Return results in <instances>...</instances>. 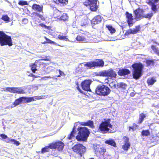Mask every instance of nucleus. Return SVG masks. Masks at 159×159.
Returning a JSON list of instances; mask_svg holds the SVG:
<instances>
[{
  "mask_svg": "<svg viewBox=\"0 0 159 159\" xmlns=\"http://www.w3.org/2000/svg\"><path fill=\"white\" fill-rule=\"evenodd\" d=\"M78 132L76 136V139L78 141H84L87 140L90 134L87 128L80 127L78 128Z\"/></svg>",
  "mask_w": 159,
  "mask_h": 159,
  "instance_id": "f03ea898",
  "label": "nucleus"
},
{
  "mask_svg": "<svg viewBox=\"0 0 159 159\" xmlns=\"http://www.w3.org/2000/svg\"><path fill=\"white\" fill-rule=\"evenodd\" d=\"M39 26H41L43 28H44L45 29H49L50 28V26H47L44 24L41 23L39 25Z\"/></svg>",
  "mask_w": 159,
  "mask_h": 159,
  "instance_id": "8fccbe9b",
  "label": "nucleus"
},
{
  "mask_svg": "<svg viewBox=\"0 0 159 159\" xmlns=\"http://www.w3.org/2000/svg\"><path fill=\"white\" fill-rule=\"evenodd\" d=\"M41 60H37L35 61V63H36L37 64V67H39V69L40 70H44L46 66L48 64L41 61Z\"/></svg>",
  "mask_w": 159,
  "mask_h": 159,
  "instance_id": "6ab92c4d",
  "label": "nucleus"
},
{
  "mask_svg": "<svg viewBox=\"0 0 159 159\" xmlns=\"http://www.w3.org/2000/svg\"><path fill=\"white\" fill-rule=\"evenodd\" d=\"M98 1V0H85L83 4L86 7H89L91 11H96L98 8L97 5Z\"/></svg>",
  "mask_w": 159,
  "mask_h": 159,
  "instance_id": "6e6552de",
  "label": "nucleus"
},
{
  "mask_svg": "<svg viewBox=\"0 0 159 159\" xmlns=\"http://www.w3.org/2000/svg\"><path fill=\"white\" fill-rule=\"evenodd\" d=\"M0 44L1 46L8 45L10 47L13 45L11 37L2 31H0Z\"/></svg>",
  "mask_w": 159,
  "mask_h": 159,
  "instance_id": "7ed1b4c3",
  "label": "nucleus"
},
{
  "mask_svg": "<svg viewBox=\"0 0 159 159\" xmlns=\"http://www.w3.org/2000/svg\"><path fill=\"white\" fill-rule=\"evenodd\" d=\"M92 81L91 80H85L81 84V86L83 89L87 91H91L90 85Z\"/></svg>",
  "mask_w": 159,
  "mask_h": 159,
  "instance_id": "9b49d317",
  "label": "nucleus"
},
{
  "mask_svg": "<svg viewBox=\"0 0 159 159\" xmlns=\"http://www.w3.org/2000/svg\"><path fill=\"white\" fill-rule=\"evenodd\" d=\"M111 119H108L106 120L102 121L100 124L99 129L103 134L108 133L110 129L112 128V125L111 124Z\"/></svg>",
  "mask_w": 159,
  "mask_h": 159,
  "instance_id": "423d86ee",
  "label": "nucleus"
},
{
  "mask_svg": "<svg viewBox=\"0 0 159 159\" xmlns=\"http://www.w3.org/2000/svg\"><path fill=\"white\" fill-rule=\"evenodd\" d=\"M73 151L75 153L79 155L80 157H82L86 150V147L82 144L77 143L72 148Z\"/></svg>",
  "mask_w": 159,
  "mask_h": 159,
  "instance_id": "0eeeda50",
  "label": "nucleus"
},
{
  "mask_svg": "<svg viewBox=\"0 0 159 159\" xmlns=\"http://www.w3.org/2000/svg\"><path fill=\"white\" fill-rule=\"evenodd\" d=\"M61 15V12L58 10H55L53 12V16L55 20L58 21L59 18Z\"/></svg>",
  "mask_w": 159,
  "mask_h": 159,
  "instance_id": "cd10ccee",
  "label": "nucleus"
},
{
  "mask_svg": "<svg viewBox=\"0 0 159 159\" xmlns=\"http://www.w3.org/2000/svg\"><path fill=\"white\" fill-rule=\"evenodd\" d=\"M151 42H153V43H155L157 44L158 45H159V43L156 42L154 40L152 39L151 40Z\"/></svg>",
  "mask_w": 159,
  "mask_h": 159,
  "instance_id": "13d9d810",
  "label": "nucleus"
},
{
  "mask_svg": "<svg viewBox=\"0 0 159 159\" xmlns=\"http://www.w3.org/2000/svg\"><path fill=\"white\" fill-rule=\"evenodd\" d=\"M117 86L118 89H119L121 90H126L128 87L127 85L126 84L122 82L117 84Z\"/></svg>",
  "mask_w": 159,
  "mask_h": 159,
  "instance_id": "7c9ffc66",
  "label": "nucleus"
},
{
  "mask_svg": "<svg viewBox=\"0 0 159 159\" xmlns=\"http://www.w3.org/2000/svg\"><path fill=\"white\" fill-rule=\"evenodd\" d=\"M86 36L85 35H77L76 38V39L79 42H87V39Z\"/></svg>",
  "mask_w": 159,
  "mask_h": 159,
  "instance_id": "c756f323",
  "label": "nucleus"
},
{
  "mask_svg": "<svg viewBox=\"0 0 159 159\" xmlns=\"http://www.w3.org/2000/svg\"><path fill=\"white\" fill-rule=\"evenodd\" d=\"M46 77V78H50V77Z\"/></svg>",
  "mask_w": 159,
  "mask_h": 159,
  "instance_id": "774afa93",
  "label": "nucleus"
},
{
  "mask_svg": "<svg viewBox=\"0 0 159 159\" xmlns=\"http://www.w3.org/2000/svg\"><path fill=\"white\" fill-rule=\"evenodd\" d=\"M159 1V0H149L147 2V3L151 6V9L155 12H157L159 8V5L155 4Z\"/></svg>",
  "mask_w": 159,
  "mask_h": 159,
  "instance_id": "ddd939ff",
  "label": "nucleus"
},
{
  "mask_svg": "<svg viewBox=\"0 0 159 159\" xmlns=\"http://www.w3.org/2000/svg\"><path fill=\"white\" fill-rule=\"evenodd\" d=\"M58 71H59V74L61 76H65V74L64 73L61 71L60 70H58Z\"/></svg>",
  "mask_w": 159,
  "mask_h": 159,
  "instance_id": "5fc2aeb1",
  "label": "nucleus"
},
{
  "mask_svg": "<svg viewBox=\"0 0 159 159\" xmlns=\"http://www.w3.org/2000/svg\"><path fill=\"white\" fill-rule=\"evenodd\" d=\"M140 27L138 25L135 27V28L133 29H129L127 30L125 32V35H128L130 34H134L137 33L140 31Z\"/></svg>",
  "mask_w": 159,
  "mask_h": 159,
  "instance_id": "a211bd4d",
  "label": "nucleus"
},
{
  "mask_svg": "<svg viewBox=\"0 0 159 159\" xmlns=\"http://www.w3.org/2000/svg\"><path fill=\"white\" fill-rule=\"evenodd\" d=\"M42 60H44V61H49L48 59H47L46 58L43 59Z\"/></svg>",
  "mask_w": 159,
  "mask_h": 159,
  "instance_id": "680f3d73",
  "label": "nucleus"
},
{
  "mask_svg": "<svg viewBox=\"0 0 159 159\" xmlns=\"http://www.w3.org/2000/svg\"><path fill=\"white\" fill-rule=\"evenodd\" d=\"M13 139H11V138H8L7 139L5 140V142L7 143H11Z\"/></svg>",
  "mask_w": 159,
  "mask_h": 159,
  "instance_id": "864d4df0",
  "label": "nucleus"
},
{
  "mask_svg": "<svg viewBox=\"0 0 159 159\" xmlns=\"http://www.w3.org/2000/svg\"><path fill=\"white\" fill-rule=\"evenodd\" d=\"M11 143H13V144L15 145H16V146H18L20 144L19 141H16L13 139Z\"/></svg>",
  "mask_w": 159,
  "mask_h": 159,
  "instance_id": "3c124183",
  "label": "nucleus"
},
{
  "mask_svg": "<svg viewBox=\"0 0 159 159\" xmlns=\"http://www.w3.org/2000/svg\"><path fill=\"white\" fill-rule=\"evenodd\" d=\"M153 13L152 12H151L149 13H148L146 15H143V18H144L148 19H150L153 16Z\"/></svg>",
  "mask_w": 159,
  "mask_h": 159,
  "instance_id": "c03bdc74",
  "label": "nucleus"
},
{
  "mask_svg": "<svg viewBox=\"0 0 159 159\" xmlns=\"http://www.w3.org/2000/svg\"><path fill=\"white\" fill-rule=\"evenodd\" d=\"M53 2L57 4H61L66 5L68 3V0H52Z\"/></svg>",
  "mask_w": 159,
  "mask_h": 159,
  "instance_id": "2f4dec72",
  "label": "nucleus"
},
{
  "mask_svg": "<svg viewBox=\"0 0 159 159\" xmlns=\"http://www.w3.org/2000/svg\"><path fill=\"white\" fill-rule=\"evenodd\" d=\"M75 127L74 126L72 129V131L71 132L67 137V139H71L73 138L74 137V134L75 133Z\"/></svg>",
  "mask_w": 159,
  "mask_h": 159,
  "instance_id": "e433bc0d",
  "label": "nucleus"
},
{
  "mask_svg": "<svg viewBox=\"0 0 159 159\" xmlns=\"http://www.w3.org/2000/svg\"><path fill=\"white\" fill-rule=\"evenodd\" d=\"M144 12V10L140 8H137L134 11L135 17L136 19L143 18Z\"/></svg>",
  "mask_w": 159,
  "mask_h": 159,
  "instance_id": "dca6fc26",
  "label": "nucleus"
},
{
  "mask_svg": "<svg viewBox=\"0 0 159 159\" xmlns=\"http://www.w3.org/2000/svg\"><path fill=\"white\" fill-rule=\"evenodd\" d=\"M6 90L11 93L18 94H24L25 92L21 87H7Z\"/></svg>",
  "mask_w": 159,
  "mask_h": 159,
  "instance_id": "9d476101",
  "label": "nucleus"
},
{
  "mask_svg": "<svg viewBox=\"0 0 159 159\" xmlns=\"http://www.w3.org/2000/svg\"><path fill=\"white\" fill-rule=\"evenodd\" d=\"M130 73V71L127 69H120L117 73L120 76H125L129 74Z\"/></svg>",
  "mask_w": 159,
  "mask_h": 159,
  "instance_id": "4be33fe9",
  "label": "nucleus"
},
{
  "mask_svg": "<svg viewBox=\"0 0 159 159\" xmlns=\"http://www.w3.org/2000/svg\"><path fill=\"white\" fill-rule=\"evenodd\" d=\"M106 149L103 147H101L98 146L96 148L95 151V152L98 153L102 155H103L106 152Z\"/></svg>",
  "mask_w": 159,
  "mask_h": 159,
  "instance_id": "393cba45",
  "label": "nucleus"
},
{
  "mask_svg": "<svg viewBox=\"0 0 159 159\" xmlns=\"http://www.w3.org/2000/svg\"><path fill=\"white\" fill-rule=\"evenodd\" d=\"M61 75L59 74V75H58L57 76V77H61Z\"/></svg>",
  "mask_w": 159,
  "mask_h": 159,
  "instance_id": "0e129e2a",
  "label": "nucleus"
},
{
  "mask_svg": "<svg viewBox=\"0 0 159 159\" xmlns=\"http://www.w3.org/2000/svg\"><path fill=\"white\" fill-rule=\"evenodd\" d=\"M131 66L133 69L132 75L133 78L136 80L139 79L142 75L143 65L141 62L135 63L133 64Z\"/></svg>",
  "mask_w": 159,
  "mask_h": 159,
  "instance_id": "f257e3e1",
  "label": "nucleus"
},
{
  "mask_svg": "<svg viewBox=\"0 0 159 159\" xmlns=\"http://www.w3.org/2000/svg\"><path fill=\"white\" fill-rule=\"evenodd\" d=\"M123 139L124 140V143L122 145V148L125 151H127L130 147V143L129 138L126 136H124Z\"/></svg>",
  "mask_w": 159,
  "mask_h": 159,
  "instance_id": "2eb2a0df",
  "label": "nucleus"
},
{
  "mask_svg": "<svg viewBox=\"0 0 159 159\" xmlns=\"http://www.w3.org/2000/svg\"><path fill=\"white\" fill-rule=\"evenodd\" d=\"M32 15V18L33 20L35 22V23L36 22L39 23L40 21L39 19L38 18V17H39L43 21H45V18L43 16L37 12H33Z\"/></svg>",
  "mask_w": 159,
  "mask_h": 159,
  "instance_id": "4468645a",
  "label": "nucleus"
},
{
  "mask_svg": "<svg viewBox=\"0 0 159 159\" xmlns=\"http://www.w3.org/2000/svg\"><path fill=\"white\" fill-rule=\"evenodd\" d=\"M76 84L77 85V86H79V84H78V82H76Z\"/></svg>",
  "mask_w": 159,
  "mask_h": 159,
  "instance_id": "69168bd1",
  "label": "nucleus"
},
{
  "mask_svg": "<svg viewBox=\"0 0 159 159\" xmlns=\"http://www.w3.org/2000/svg\"><path fill=\"white\" fill-rule=\"evenodd\" d=\"M89 159H94L93 158H89Z\"/></svg>",
  "mask_w": 159,
  "mask_h": 159,
  "instance_id": "338daca9",
  "label": "nucleus"
},
{
  "mask_svg": "<svg viewBox=\"0 0 159 159\" xmlns=\"http://www.w3.org/2000/svg\"><path fill=\"white\" fill-rule=\"evenodd\" d=\"M78 123L81 125L88 126L92 128H94L93 121L90 120H88L87 122H86L79 121Z\"/></svg>",
  "mask_w": 159,
  "mask_h": 159,
  "instance_id": "412c9836",
  "label": "nucleus"
},
{
  "mask_svg": "<svg viewBox=\"0 0 159 159\" xmlns=\"http://www.w3.org/2000/svg\"><path fill=\"white\" fill-rule=\"evenodd\" d=\"M106 74L107 77L111 78H115L117 76L116 72L112 69L107 70Z\"/></svg>",
  "mask_w": 159,
  "mask_h": 159,
  "instance_id": "b1692460",
  "label": "nucleus"
},
{
  "mask_svg": "<svg viewBox=\"0 0 159 159\" xmlns=\"http://www.w3.org/2000/svg\"><path fill=\"white\" fill-rule=\"evenodd\" d=\"M45 38L46 40V41L44 42L43 43H42L45 44V43H51V44H55V43L50 39L47 38L46 37H45Z\"/></svg>",
  "mask_w": 159,
  "mask_h": 159,
  "instance_id": "49530a36",
  "label": "nucleus"
},
{
  "mask_svg": "<svg viewBox=\"0 0 159 159\" xmlns=\"http://www.w3.org/2000/svg\"><path fill=\"white\" fill-rule=\"evenodd\" d=\"M157 81L155 77H152L148 78L147 81V83L148 86L152 85Z\"/></svg>",
  "mask_w": 159,
  "mask_h": 159,
  "instance_id": "c85d7f7f",
  "label": "nucleus"
},
{
  "mask_svg": "<svg viewBox=\"0 0 159 159\" xmlns=\"http://www.w3.org/2000/svg\"><path fill=\"white\" fill-rule=\"evenodd\" d=\"M107 70L101 71L96 74V75L100 76L107 77Z\"/></svg>",
  "mask_w": 159,
  "mask_h": 159,
  "instance_id": "79ce46f5",
  "label": "nucleus"
},
{
  "mask_svg": "<svg viewBox=\"0 0 159 159\" xmlns=\"http://www.w3.org/2000/svg\"><path fill=\"white\" fill-rule=\"evenodd\" d=\"M101 21V17L100 15H98L92 19L91 21V24L92 25H94L100 23Z\"/></svg>",
  "mask_w": 159,
  "mask_h": 159,
  "instance_id": "5701e85b",
  "label": "nucleus"
},
{
  "mask_svg": "<svg viewBox=\"0 0 159 159\" xmlns=\"http://www.w3.org/2000/svg\"><path fill=\"white\" fill-rule=\"evenodd\" d=\"M150 134L149 130L148 129L143 130L141 132V135L143 136H148Z\"/></svg>",
  "mask_w": 159,
  "mask_h": 159,
  "instance_id": "58836bf2",
  "label": "nucleus"
},
{
  "mask_svg": "<svg viewBox=\"0 0 159 159\" xmlns=\"http://www.w3.org/2000/svg\"><path fill=\"white\" fill-rule=\"evenodd\" d=\"M69 16L66 13H63L61 15L60 17L59 18L58 21H62L66 22L68 20Z\"/></svg>",
  "mask_w": 159,
  "mask_h": 159,
  "instance_id": "bb28decb",
  "label": "nucleus"
},
{
  "mask_svg": "<svg viewBox=\"0 0 159 159\" xmlns=\"http://www.w3.org/2000/svg\"><path fill=\"white\" fill-rule=\"evenodd\" d=\"M29 102V100L28 97H22L15 100L13 104L15 106H16L22 103L24 104Z\"/></svg>",
  "mask_w": 159,
  "mask_h": 159,
  "instance_id": "f8f14e48",
  "label": "nucleus"
},
{
  "mask_svg": "<svg viewBox=\"0 0 159 159\" xmlns=\"http://www.w3.org/2000/svg\"><path fill=\"white\" fill-rule=\"evenodd\" d=\"M129 130H130L131 129H132L133 131H134L135 129H136V128H134V127H133V126H129Z\"/></svg>",
  "mask_w": 159,
  "mask_h": 159,
  "instance_id": "4d7b16f0",
  "label": "nucleus"
},
{
  "mask_svg": "<svg viewBox=\"0 0 159 159\" xmlns=\"http://www.w3.org/2000/svg\"><path fill=\"white\" fill-rule=\"evenodd\" d=\"M1 19L6 22H10V18L7 15H3L1 18Z\"/></svg>",
  "mask_w": 159,
  "mask_h": 159,
  "instance_id": "37998d69",
  "label": "nucleus"
},
{
  "mask_svg": "<svg viewBox=\"0 0 159 159\" xmlns=\"http://www.w3.org/2000/svg\"><path fill=\"white\" fill-rule=\"evenodd\" d=\"M151 47L155 53L157 55H159V50L158 48H156V46L152 45H151Z\"/></svg>",
  "mask_w": 159,
  "mask_h": 159,
  "instance_id": "a19ab883",
  "label": "nucleus"
},
{
  "mask_svg": "<svg viewBox=\"0 0 159 159\" xmlns=\"http://www.w3.org/2000/svg\"><path fill=\"white\" fill-rule=\"evenodd\" d=\"M105 143L114 147L116 146V143L113 139L107 140L105 141Z\"/></svg>",
  "mask_w": 159,
  "mask_h": 159,
  "instance_id": "c9c22d12",
  "label": "nucleus"
},
{
  "mask_svg": "<svg viewBox=\"0 0 159 159\" xmlns=\"http://www.w3.org/2000/svg\"><path fill=\"white\" fill-rule=\"evenodd\" d=\"M109 86L112 89H115L116 88V85L115 82L113 81L109 84Z\"/></svg>",
  "mask_w": 159,
  "mask_h": 159,
  "instance_id": "09e8293b",
  "label": "nucleus"
},
{
  "mask_svg": "<svg viewBox=\"0 0 159 159\" xmlns=\"http://www.w3.org/2000/svg\"><path fill=\"white\" fill-rule=\"evenodd\" d=\"M31 76L33 77H34L35 78H36V77L35 76V75L33 74H31Z\"/></svg>",
  "mask_w": 159,
  "mask_h": 159,
  "instance_id": "e2e57ef3",
  "label": "nucleus"
},
{
  "mask_svg": "<svg viewBox=\"0 0 159 159\" xmlns=\"http://www.w3.org/2000/svg\"><path fill=\"white\" fill-rule=\"evenodd\" d=\"M95 93L99 96H107L111 92V90L109 88L104 85H98L95 89Z\"/></svg>",
  "mask_w": 159,
  "mask_h": 159,
  "instance_id": "20e7f679",
  "label": "nucleus"
},
{
  "mask_svg": "<svg viewBox=\"0 0 159 159\" xmlns=\"http://www.w3.org/2000/svg\"><path fill=\"white\" fill-rule=\"evenodd\" d=\"M52 150H57L58 152H61L64 148L65 144L61 141H58L51 143Z\"/></svg>",
  "mask_w": 159,
  "mask_h": 159,
  "instance_id": "1a4fd4ad",
  "label": "nucleus"
},
{
  "mask_svg": "<svg viewBox=\"0 0 159 159\" xmlns=\"http://www.w3.org/2000/svg\"><path fill=\"white\" fill-rule=\"evenodd\" d=\"M0 136L1 137L2 139H5L7 138V136L4 134H1L0 135Z\"/></svg>",
  "mask_w": 159,
  "mask_h": 159,
  "instance_id": "603ef678",
  "label": "nucleus"
},
{
  "mask_svg": "<svg viewBox=\"0 0 159 159\" xmlns=\"http://www.w3.org/2000/svg\"><path fill=\"white\" fill-rule=\"evenodd\" d=\"M18 4L21 6L27 5L28 3L26 1L20 0L18 2Z\"/></svg>",
  "mask_w": 159,
  "mask_h": 159,
  "instance_id": "de8ad7c7",
  "label": "nucleus"
},
{
  "mask_svg": "<svg viewBox=\"0 0 159 159\" xmlns=\"http://www.w3.org/2000/svg\"><path fill=\"white\" fill-rule=\"evenodd\" d=\"M126 18H127V22L129 27L131 26L133 24V18L132 14L129 13L128 12L126 11L125 13Z\"/></svg>",
  "mask_w": 159,
  "mask_h": 159,
  "instance_id": "f3484780",
  "label": "nucleus"
},
{
  "mask_svg": "<svg viewBox=\"0 0 159 159\" xmlns=\"http://www.w3.org/2000/svg\"><path fill=\"white\" fill-rule=\"evenodd\" d=\"M32 8L37 12L43 13V6L42 5H40L39 4H34L32 5Z\"/></svg>",
  "mask_w": 159,
  "mask_h": 159,
  "instance_id": "aec40b11",
  "label": "nucleus"
},
{
  "mask_svg": "<svg viewBox=\"0 0 159 159\" xmlns=\"http://www.w3.org/2000/svg\"><path fill=\"white\" fill-rule=\"evenodd\" d=\"M106 27L107 29L111 34H113L116 32V29L111 25H106Z\"/></svg>",
  "mask_w": 159,
  "mask_h": 159,
  "instance_id": "473e14b6",
  "label": "nucleus"
},
{
  "mask_svg": "<svg viewBox=\"0 0 159 159\" xmlns=\"http://www.w3.org/2000/svg\"><path fill=\"white\" fill-rule=\"evenodd\" d=\"M43 96H34V97H29V102H31L32 101H35L37 100H39L43 98Z\"/></svg>",
  "mask_w": 159,
  "mask_h": 159,
  "instance_id": "72a5a7b5",
  "label": "nucleus"
},
{
  "mask_svg": "<svg viewBox=\"0 0 159 159\" xmlns=\"http://www.w3.org/2000/svg\"><path fill=\"white\" fill-rule=\"evenodd\" d=\"M146 66H153L154 62V61L153 60H146Z\"/></svg>",
  "mask_w": 159,
  "mask_h": 159,
  "instance_id": "ea45409f",
  "label": "nucleus"
},
{
  "mask_svg": "<svg viewBox=\"0 0 159 159\" xmlns=\"http://www.w3.org/2000/svg\"><path fill=\"white\" fill-rule=\"evenodd\" d=\"M50 149L52 150L51 143L48 144V146L42 148L41 149V152L42 153H44L46 152H49Z\"/></svg>",
  "mask_w": 159,
  "mask_h": 159,
  "instance_id": "a878e982",
  "label": "nucleus"
},
{
  "mask_svg": "<svg viewBox=\"0 0 159 159\" xmlns=\"http://www.w3.org/2000/svg\"><path fill=\"white\" fill-rule=\"evenodd\" d=\"M25 21L26 23H27L28 22V20L27 19H23L22 20V21Z\"/></svg>",
  "mask_w": 159,
  "mask_h": 159,
  "instance_id": "052dcab7",
  "label": "nucleus"
},
{
  "mask_svg": "<svg viewBox=\"0 0 159 159\" xmlns=\"http://www.w3.org/2000/svg\"><path fill=\"white\" fill-rule=\"evenodd\" d=\"M104 64V62L102 59H96L95 61L86 62L84 65L88 68L92 69L96 67H103Z\"/></svg>",
  "mask_w": 159,
  "mask_h": 159,
  "instance_id": "39448f33",
  "label": "nucleus"
},
{
  "mask_svg": "<svg viewBox=\"0 0 159 159\" xmlns=\"http://www.w3.org/2000/svg\"><path fill=\"white\" fill-rule=\"evenodd\" d=\"M30 67L31 70L34 73H35V71L37 70V69H36L37 65L36 63H35V62L34 63L31 64L30 65Z\"/></svg>",
  "mask_w": 159,
  "mask_h": 159,
  "instance_id": "4c0bfd02",
  "label": "nucleus"
},
{
  "mask_svg": "<svg viewBox=\"0 0 159 159\" xmlns=\"http://www.w3.org/2000/svg\"><path fill=\"white\" fill-rule=\"evenodd\" d=\"M146 117V115L143 113H141L139 115V121L138 122V124H140L142 123L144 118Z\"/></svg>",
  "mask_w": 159,
  "mask_h": 159,
  "instance_id": "f704fd0d",
  "label": "nucleus"
},
{
  "mask_svg": "<svg viewBox=\"0 0 159 159\" xmlns=\"http://www.w3.org/2000/svg\"><path fill=\"white\" fill-rule=\"evenodd\" d=\"M133 127H134V128H137L138 127V125L136 124L135 123H134L133 124Z\"/></svg>",
  "mask_w": 159,
  "mask_h": 159,
  "instance_id": "bf43d9fd",
  "label": "nucleus"
},
{
  "mask_svg": "<svg viewBox=\"0 0 159 159\" xmlns=\"http://www.w3.org/2000/svg\"><path fill=\"white\" fill-rule=\"evenodd\" d=\"M76 88L78 89V91L80 92V93H84V92L80 88L79 86H77V87H76Z\"/></svg>",
  "mask_w": 159,
  "mask_h": 159,
  "instance_id": "6e6d98bb",
  "label": "nucleus"
},
{
  "mask_svg": "<svg viewBox=\"0 0 159 159\" xmlns=\"http://www.w3.org/2000/svg\"><path fill=\"white\" fill-rule=\"evenodd\" d=\"M58 38L59 39L61 40H64L66 41H69L68 39L67 38V36H63L59 35H58Z\"/></svg>",
  "mask_w": 159,
  "mask_h": 159,
  "instance_id": "a18cd8bd",
  "label": "nucleus"
}]
</instances>
